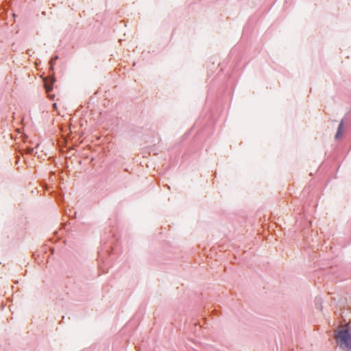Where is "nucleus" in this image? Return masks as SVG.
Masks as SVG:
<instances>
[{"label":"nucleus","instance_id":"nucleus-3","mask_svg":"<svg viewBox=\"0 0 351 351\" xmlns=\"http://www.w3.org/2000/svg\"><path fill=\"white\" fill-rule=\"evenodd\" d=\"M342 129H343V122L341 121L338 127V130L337 134L335 135V138L338 139L341 137L342 134Z\"/></svg>","mask_w":351,"mask_h":351},{"label":"nucleus","instance_id":"nucleus-5","mask_svg":"<svg viewBox=\"0 0 351 351\" xmlns=\"http://www.w3.org/2000/svg\"><path fill=\"white\" fill-rule=\"evenodd\" d=\"M33 152V149H27V152L28 153H32Z\"/></svg>","mask_w":351,"mask_h":351},{"label":"nucleus","instance_id":"nucleus-4","mask_svg":"<svg viewBox=\"0 0 351 351\" xmlns=\"http://www.w3.org/2000/svg\"><path fill=\"white\" fill-rule=\"evenodd\" d=\"M57 59H58V57L56 56V57H55L54 58H53V59L51 60L50 64H51V69H53V67H52V62H53V61L56 60Z\"/></svg>","mask_w":351,"mask_h":351},{"label":"nucleus","instance_id":"nucleus-2","mask_svg":"<svg viewBox=\"0 0 351 351\" xmlns=\"http://www.w3.org/2000/svg\"><path fill=\"white\" fill-rule=\"evenodd\" d=\"M53 82H54L53 78L44 80V86H45L46 91L47 93H49V91H51L52 90V86H53Z\"/></svg>","mask_w":351,"mask_h":351},{"label":"nucleus","instance_id":"nucleus-1","mask_svg":"<svg viewBox=\"0 0 351 351\" xmlns=\"http://www.w3.org/2000/svg\"><path fill=\"white\" fill-rule=\"evenodd\" d=\"M335 337L337 343L343 350H351V332L348 331L347 326H340L336 331Z\"/></svg>","mask_w":351,"mask_h":351}]
</instances>
